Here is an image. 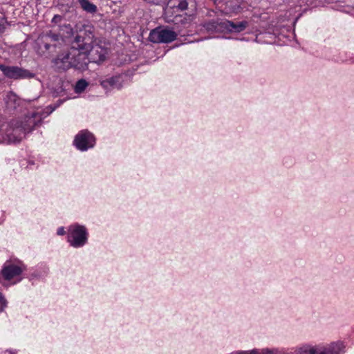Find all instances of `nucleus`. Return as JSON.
Returning a JSON list of instances; mask_svg holds the SVG:
<instances>
[{
	"label": "nucleus",
	"instance_id": "nucleus-13",
	"mask_svg": "<svg viewBox=\"0 0 354 354\" xmlns=\"http://www.w3.org/2000/svg\"><path fill=\"white\" fill-rule=\"evenodd\" d=\"M243 0H221L220 8L225 14L237 12L241 8Z\"/></svg>",
	"mask_w": 354,
	"mask_h": 354
},
{
	"label": "nucleus",
	"instance_id": "nucleus-11",
	"mask_svg": "<svg viewBox=\"0 0 354 354\" xmlns=\"http://www.w3.org/2000/svg\"><path fill=\"white\" fill-rule=\"evenodd\" d=\"M106 48L100 45L93 46V44L91 50H90V51L88 53L90 62H93L98 64H101L106 59Z\"/></svg>",
	"mask_w": 354,
	"mask_h": 354
},
{
	"label": "nucleus",
	"instance_id": "nucleus-17",
	"mask_svg": "<svg viewBox=\"0 0 354 354\" xmlns=\"http://www.w3.org/2000/svg\"><path fill=\"white\" fill-rule=\"evenodd\" d=\"M120 76H115L107 78L100 82L101 86L107 90L113 88L120 89L122 87Z\"/></svg>",
	"mask_w": 354,
	"mask_h": 354
},
{
	"label": "nucleus",
	"instance_id": "nucleus-6",
	"mask_svg": "<svg viewBox=\"0 0 354 354\" xmlns=\"http://www.w3.org/2000/svg\"><path fill=\"white\" fill-rule=\"evenodd\" d=\"M0 70L5 76L10 79H30L35 77V74L19 66H5L1 64Z\"/></svg>",
	"mask_w": 354,
	"mask_h": 354
},
{
	"label": "nucleus",
	"instance_id": "nucleus-8",
	"mask_svg": "<svg viewBox=\"0 0 354 354\" xmlns=\"http://www.w3.org/2000/svg\"><path fill=\"white\" fill-rule=\"evenodd\" d=\"M95 143L94 136L88 130L80 131L75 137L74 145L81 151L92 148Z\"/></svg>",
	"mask_w": 354,
	"mask_h": 354
},
{
	"label": "nucleus",
	"instance_id": "nucleus-21",
	"mask_svg": "<svg viewBox=\"0 0 354 354\" xmlns=\"http://www.w3.org/2000/svg\"><path fill=\"white\" fill-rule=\"evenodd\" d=\"M88 84L84 80H80L77 82L75 85V91L80 93L83 91L87 86Z\"/></svg>",
	"mask_w": 354,
	"mask_h": 354
},
{
	"label": "nucleus",
	"instance_id": "nucleus-10",
	"mask_svg": "<svg viewBox=\"0 0 354 354\" xmlns=\"http://www.w3.org/2000/svg\"><path fill=\"white\" fill-rule=\"evenodd\" d=\"M41 111L32 112L26 115L23 121L19 122L21 127L24 129L26 133H29L35 127L39 125L44 116Z\"/></svg>",
	"mask_w": 354,
	"mask_h": 354
},
{
	"label": "nucleus",
	"instance_id": "nucleus-14",
	"mask_svg": "<svg viewBox=\"0 0 354 354\" xmlns=\"http://www.w3.org/2000/svg\"><path fill=\"white\" fill-rule=\"evenodd\" d=\"M48 41H46L44 37L40 35L37 39V52L40 56L47 57L50 54L56 52L50 45H49Z\"/></svg>",
	"mask_w": 354,
	"mask_h": 354
},
{
	"label": "nucleus",
	"instance_id": "nucleus-30",
	"mask_svg": "<svg viewBox=\"0 0 354 354\" xmlns=\"http://www.w3.org/2000/svg\"><path fill=\"white\" fill-rule=\"evenodd\" d=\"M168 17L167 16L166 18H167ZM178 16H176L175 18L174 19H167V21L169 22V21H172V22H174V23H177L176 21L178 19Z\"/></svg>",
	"mask_w": 354,
	"mask_h": 354
},
{
	"label": "nucleus",
	"instance_id": "nucleus-9",
	"mask_svg": "<svg viewBox=\"0 0 354 354\" xmlns=\"http://www.w3.org/2000/svg\"><path fill=\"white\" fill-rule=\"evenodd\" d=\"M26 131L21 127L19 121L13 120L9 124V128L6 129V136L8 143L19 142L26 134Z\"/></svg>",
	"mask_w": 354,
	"mask_h": 354
},
{
	"label": "nucleus",
	"instance_id": "nucleus-18",
	"mask_svg": "<svg viewBox=\"0 0 354 354\" xmlns=\"http://www.w3.org/2000/svg\"><path fill=\"white\" fill-rule=\"evenodd\" d=\"M227 22H228L230 24V26H228L226 24L227 27L225 28V30H228V31H231V32L232 31L241 32V31L243 30L246 28V26H247V23L244 22V21L234 24L232 21L227 20Z\"/></svg>",
	"mask_w": 354,
	"mask_h": 354
},
{
	"label": "nucleus",
	"instance_id": "nucleus-1",
	"mask_svg": "<svg viewBox=\"0 0 354 354\" xmlns=\"http://www.w3.org/2000/svg\"><path fill=\"white\" fill-rule=\"evenodd\" d=\"M88 53L69 49L67 52L59 54L53 60V62L58 70L66 71L73 68L84 71L88 69V65L90 63Z\"/></svg>",
	"mask_w": 354,
	"mask_h": 354
},
{
	"label": "nucleus",
	"instance_id": "nucleus-24",
	"mask_svg": "<svg viewBox=\"0 0 354 354\" xmlns=\"http://www.w3.org/2000/svg\"><path fill=\"white\" fill-rule=\"evenodd\" d=\"M17 100V95L13 93H10L7 95V103L8 104L10 101L15 102Z\"/></svg>",
	"mask_w": 354,
	"mask_h": 354
},
{
	"label": "nucleus",
	"instance_id": "nucleus-27",
	"mask_svg": "<svg viewBox=\"0 0 354 354\" xmlns=\"http://www.w3.org/2000/svg\"><path fill=\"white\" fill-rule=\"evenodd\" d=\"M7 142L6 136L0 133V142Z\"/></svg>",
	"mask_w": 354,
	"mask_h": 354
},
{
	"label": "nucleus",
	"instance_id": "nucleus-22",
	"mask_svg": "<svg viewBox=\"0 0 354 354\" xmlns=\"http://www.w3.org/2000/svg\"><path fill=\"white\" fill-rule=\"evenodd\" d=\"M0 312L4 310L5 308L7 306V301L3 294L0 292Z\"/></svg>",
	"mask_w": 354,
	"mask_h": 354
},
{
	"label": "nucleus",
	"instance_id": "nucleus-16",
	"mask_svg": "<svg viewBox=\"0 0 354 354\" xmlns=\"http://www.w3.org/2000/svg\"><path fill=\"white\" fill-rule=\"evenodd\" d=\"M41 35L46 41H48L49 45L55 50L62 46L63 39L60 35L49 31L45 34H41Z\"/></svg>",
	"mask_w": 354,
	"mask_h": 354
},
{
	"label": "nucleus",
	"instance_id": "nucleus-5",
	"mask_svg": "<svg viewBox=\"0 0 354 354\" xmlns=\"http://www.w3.org/2000/svg\"><path fill=\"white\" fill-rule=\"evenodd\" d=\"M177 36V33L172 30L158 27L150 32L149 40L153 43H170L174 41Z\"/></svg>",
	"mask_w": 354,
	"mask_h": 354
},
{
	"label": "nucleus",
	"instance_id": "nucleus-25",
	"mask_svg": "<svg viewBox=\"0 0 354 354\" xmlns=\"http://www.w3.org/2000/svg\"><path fill=\"white\" fill-rule=\"evenodd\" d=\"M147 3H152L155 5H160L162 3H164L166 0H144Z\"/></svg>",
	"mask_w": 354,
	"mask_h": 354
},
{
	"label": "nucleus",
	"instance_id": "nucleus-29",
	"mask_svg": "<svg viewBox=\"0 0 354 354\" xmlns=\"http://www.w3.org/2000/svg\"><path fill=\"white\" fill-rule=\"evenodd\" d=\"M64 27L68 30V33H70V34L72 33L73 29L70 24L64 25Z\"/></svg>",
	"mask_w": 354,
	"mask_h": 354
},
{
	"label": "nucleus",
	"instance_id": "nucleus-2",
	"mask_svg": "<svg viewBox=\"0 0 354 354\" xmlns=\"http://www.w3.org/2000/svg\"><path fill=\"white\" fill-rule=\"evenodd\" d=\"M94 42V34L91 29H80L71 41L70 49L88 52Z\"/></svg>",
	"mask_w": 354,
	"mask_h": 354
},
{
	"label": "nucleus",
	"instance_id": "nucleus-15",
	"mask_svg": "<svg viewBox=\"0 0 354 354\" xmlns=\"http://www.w3.org/2000/svg\"><path fill=\"white\" fill-rule=\"evenodd\" d=\"M168 5L171 8H177L180 11L189 9V6L194 10L195 2L194 0H169Z\"/></svg>",
	"mask_w": 354,
	"mask_h": 354
},
{
	"label": "nucleus",
	"instance_id": "nucleus-20",
	"mask_svg": "<svg viewBox=\"0 0 354 354\" xmlns=\"http://www.w3.org/2000/svg\"><path fill=\"white\" fill-rule=\"evenodd\" d=\"M238 354H277V350L263 349L261 351L252 350L251 352H241Z\"/></svg>",
	"mask_w": 354,
	"mask_h": 354
},
{
	"label": "nucleus",
	"instance_id": "nucleus-19",
	"mask_svg": "<svg viewBox=\"0 0 354 354\" xmlns=\"http://www.w3.org/2000/svg\"><path fill=\"white\" fill-rule=\"evenodd\" d=\"M82 9L89 13H95L97 11V7L88 0H78Z\"/></svg>",
	"mask_w": 354,
	"mask_h": 354
},
{
	"label": "nucleus",
	"instance_id": "nucleus-4",
	"mask_svg": "<svg viewBox=\"0 0 354 354\" xmlns=\"http://www.w3.org/2000/svg\"><path fill=\"white\" fill-rule=\"evenodd\" d=\"M343 347V344L340 342L332 343L326 347L305 346L297 350V354H339Z\"/></svg>",
	"mask_w": 354,
	"mask_h": 354
},
{
	"label": "nucleus",
	"instance_id": "nucleus-28",
	"mask_svg": "<svg viewBox=\"0 0 354 354\" xmlns=\"http://www.w3.org/2000/svg\"><path fill=\"white\" fill-rule=\"evenodd\" d=\"M65 234V230L64 227H59L57 230V234L58 235H64Z\"/></svg>",
	"mask_w": 354,
	"mask_h": 354
},
{
	"label": "nucleus",
	"instance_id": "nucleus-26",
	"mask_svg": "<svg viewBox=\"0 0 354 354\" xmlns=\"http://www.w3.org/2000/svg\"><path fill=\"white\" fill-rule=\"evenodd\" d=\"M4 24H5V19L3 17H1L0 19V32H2L4 30V29H5Z\"/></svg>",
	"mask_w": 354,
	"mask_h": 354
},
{
	"label": "nucleus",
	"instance_id": "nucleus-7",
	"mask_svg": "<svg viewBox=\"0 0 354 354\" xmlns=\"http://www.w3.org/2000/svg\"><path fill=\"white\" fill-rule=\"evenodd\" d=\"M26 270V266L22 262L15 264L11 261H6L1 270V274L5 280L10 281L20 276Z\"/></svg>",
	"mask_w": 354,
	"mask_h": 354
},
{
	"label": "nucleus",
	"instance_id": "nucleus-23",
	"mask_svg": "<svg viewBox=\"0 0 354 354\" xmlns=\"http://www.w3.org/2000/svg\"><path fill=\"white\" fill-rule=\"evenodd\" d=\"M63 19V17L59 15H55L53 18L52 19L51 22L55 24H59Z\"/></svg>",
	"mask_w": 354,
	"mask_h": 354
},
{
	"label": "nucleus",
	"instance_id": "nucleus-31",
	"mask_svg": "<svg viewBox=\"0 0 354 354\" xmlns=\"http://www.w3.org/2000/svg\"><path fill=\"white\" fill-rule=\"evenodd\" d=\"M168 12H169V10H167L166 11V15L168 14Z\"/></svg>",
	"mask_w": 354,
	"mask_h": 354
},
{
	"label": "nucleus",
	"instance_id": "nucleus-3",
	"mask_svg": "<svg viewBox=\"0 0 354 354\" xmlns=\"http://www.w3.org/2000/svg\"><path fill=\"white\" fill-rule=\"evenodd\" d=\"M87 231L84 226L73 225L70 227L68 241L74 248L83 246L87 241Z\"/></svg>",
	"mask_w": 354,
	"mask_h": 354
},
{
	"label": "nucleus",
	"instance_id": "nucleus-12",
	"mask_svg": "<svg viewBox=\"0 0 354 354\" xmlns=\"http://www.w3.org/2000/svg\"><path fill=\"white\" fill-rule=\"evenodd\" d=\"M226 24L230 26L227 20L212 19L203 23V28L209 32H224Z\"/></svg>",
	"mask_w": 354,
	"mask_h": 354
}]
</instances>
